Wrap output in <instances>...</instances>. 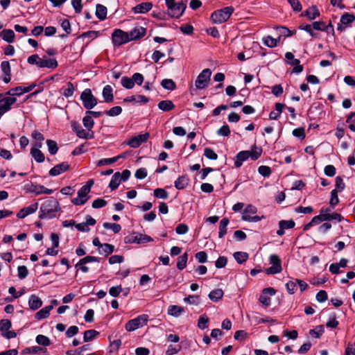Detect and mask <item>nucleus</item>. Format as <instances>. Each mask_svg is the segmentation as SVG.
I'll return each mask as SVG.
<instances>
[{"instance_id": "1", "label": "nucleus", "mask_w": 355, "mask_h": 355, "mask_svg": "<svg viewBox=\"0 0 355 355\" xmlns=\"http://www.w3.org/2000/svg\"><path fill=\"white\" fill-rule=\"evenodd\" d=\"M60 209L58 201L55 198H49L41 205L39 218L41 219L53 218L55 216V212Z\"/></svg>"}, {"instance_id": "2", "label": "nucleus", "mask_w": 355, "mask_h": 355, "mask_svg": "<svg viewBox=\"0 0 355 355\" xmlns=\"http://www.w3.org/2000/svg\"><path fill=\"white\" fill-rule=\"evenodd\" d=\"M234 10L232 6H227L214 11L211 15V20L214 24H222L226 21Z\"/></svg>"}, {"instance_id": "3", "label": "nucleus", "mask_w": 355, "mask_h": 355, "mask_svg": "<svg viewBox=\"0 0 355 355\" xmlns=\"http://www.w3.org/2000/svg\"><path fill=\"white\" fill-rule=\"evenodd\" d=\"M80 100L85 108L91 110L97 105V99L90 89H85L80 94Z\"/></svg>"}, {"instance_id": "4", "label": "nucleus", "mask_w": 355, "mask_h": 355, "mask_svg": "<svg viewBox=\"0 0 355 355\" xmlns=\"http://www.w3.org/2000/svg\"><path fill=\"white\" fill-rule=\"evenodd\" d=\"M148 316L143 314L140 315L136 318L129 320L125 325V329L128 331H132L139 327H143L146 324Z\"/></svg>"}, {"instance_id": "5", "label": "nucleus", "mask_w": 355, "mask_h": 355, "mask_svg": "<svg viewBox=\"0 0 355 355\" xmlns=\"http://www.w3.org/2000/svg\"><path fill=\"white\" fill-rule=\"evenodd\" d=\"M211 75V71L209 69H203L195 81V85L197 89H202L207 87Z\"/></svg>"}, {"instance_id": "6", "label": "nucleus", "mask_w": 355, "mask_h": 355, "mask_svg": "<svg viewBox=\"0 0 355 355\" xmlns=\"http://www.w3.org/2000/svg\"><path fill=\"white\" fill-rule=\"evenodd\" d=\"M112 40L114 46H119L123 44L130 42L128 33L121 29H115L112 34Z\"/></svg>"}, {"instance_id": "7", "label": "nucleus", "mask_w": 355, "mask_h": 355, "mask_svg": "<svg viewBox=\"0 0 355 355\" xmlns=\"http://www.w3.org/2000/svg\"><path fill=\"white\" fill-rule=\"evenodd\" d=\"M187 5L182 1L175 3L167 8V15L168 17L180 18L184 13Z\"/></svg>"}, {"instance_id": "8", "label": "nucleus", "mask_w": 355, "mask_h": 355, "mask_svg": "<svg viewBox=\"0 0 355 355\" xmlns=\"http://www.w3.org/2000/svg\"><path fill=\"white\" fill-rule=\"evenodd\" d=\"M270 263L272 266L266 268L265 270V272L267 275H274L277 273H279L282 270V261L279 257L276 254H272L269 257Z\"/></svg>"}, {"instance_id": "9", "label": "nucleus", "mask_w": 355, "mask_h": 355, "mask_svg": "<svg viewBox=\"0 0 355 355\" xmlns=\"http://www.w3.org/2000/svg\"><path fill=\"white\" fill-rule=\"evenodd\" d=\"M124 241L125 243L141 244L153 241V239L148 235L134 232L132 234L125 236L124 238Z\"/></svg>"}, {"instance_id": "10", "label": "nucleus", "mask_w": 355, "mask_h": 355, "mask_svg": "<svg viewBox=\"0 0 355 355\" xmlns=\"http://www.w3.org/2000/svg\"><path fill=\"white\" fill-rule=\"evenodd\" d=\"M12 327V322L8 319L0 320V331L3 337L10 339L17 336V334L14 331H10Z\"/></svg>"}, {"instance_id": "11", "label": "nucleus", "mask_w": 355, "mask_h": 355, "mask_svg": "<svg viewBox=\"0 0 355 355\" xmlns=\"http://www.w3.org/2000/svg\"><path fill=\"white\" fill-rule=\"evenodd\" d=\"M276 291L273 288H266L262 291L261 295L259 296V301L265 307L270 306V298L267 295L272 296L275 294Z\"/></svg>"}, {"instance_id": "12", "label": "nucleus", "mask_w": 355, "mask_h": 355, "mask_svg": "<svg viewBox=\"0 0 355 355\" xmlns=\"http://www.w3.org/2000/svg\"><path fill=\"white\" fill-rule=\"evenodd\" d=\"M89 192L90 191L88 189H87V188H85L83 186L78 191V198H73L71 200V202L74 205H84L88 200L87 196Z\"/></svg>"}, {"instance_id": "13", "label": "nucleus", "mask_w": 355, "mask_h": 355, "mask_svg": "<svg viewBox=\"0 0 355 355\" xmlns=\"http://www.w3.org/2000/svg\"><path fill=\"white\" fill-rule=\"evenodd\" d=\"M149 133L146 132L142 135H139L137 136H135L132 137L128 141V145L130 147L136 148H138L141 144L146 142L149 138Z\"/></svg>"}, {"instance_id": "14", "label": "nucleus", "mask_w": 355, "mask_h": 355, "mask_svg": "<svg viewBox=\"0 0 355 355\" xmlns=\"http://www.w3.org/2000/svg\"><path fill=\"white\" fill-rule=\"evenodd\" d=\"M36 86L35 84H32L30 86L28 87H16L15 88H12L11 89H10L9 91H8L6 93V95H9V96H20L24 93H27V92H31L35 87Z\"/></svg>"}, {"instance_id": "15", "label": "nucleus", "mask_w": 355, "mask_h": 355, "mask_svg": "<svg viewBox=\"0 0 355 355\" xmlns=\"http://www.w3.org/2000/svg\"><path fill=\"white\" fill-rule=\"evenodd\" d=\"M70 168V165L68 162H64L59 164L55 165L49 171V175L51 176H57L67 171Z\"/></svg>"}, {"instance_id": "16", "label": "nucleus", "mask_w": 355, "mask_h": 355, "mask_svg": "<svg viewBox=\"0 0 355 355\" xmlns=\"http://www.w3.org/2000/svg\"><path fill=\"white\" fill-rule=\"evenodd\" d=\"M146 30L142 26H137L128 33L130 41L139 40L144 37Z\"/></svg>"}, {"instance_id": "17", "label": "nucleus", "mask_w": 355, "mask_h": 355, "mask_svg": "<svg viewBox=\"0 0 355 355\" xmlns=\"http://www.w3.org/2000/svg\"><path fill=\"white\" fill-rule=\"evenodd\" d=\"M295 222L293 220H280L279 222V230L277 231V234L282 236L285 233V230L291 229L295 227Z\"/></svg>"}, {"instance_id": "18", "label": "nucleus", "mask_w": 355, "mask_h": 355, "mask_svg": "<svg viewBox=\"0 0 355 355\" xmlns=\"http://www.w3.org/2000/svg\"><path fill=\"white\" fill-rule=\"evenodd\" d=\"M312 27L314 30L321 31H329V28H331V34L334 35V28L331 22L328 25H326L325 23L322 21H314L312 24Z\"/></svg>"}, {"instance_id": "19", "label": "nucleus", "mask_w": 355, "mask_h": 355, "mask_svg": "<svg viewBox=\"0 0 355 355\" xmlns=\"http://www.w3.org/2000/svg\"><path fill=\"white\" fill-rule=\"evenodd\" d=\"M72 130L76 132V135L80 139H87L89 137V132L84 130L81 125L78 122L71 123Z\"/></svg>"}, {"instance_id": "20", "label": "nucleus", "mask_w": 355, "mask_h": 355, "mask_svg": "<svg viewBox=\"0 0 355 355\" xmlns=\"http://www.w3.org/2000/svg\"><path fill=\"white\" fill-rule=\"evenodd\" d=\"M58 66V63L55 58H47L46 56H43L40 62V68H49V69H55Z\"/></svg>"}, {"instance_id": "21", "label": "nucleus", "mask_w": 355, "mask_h": 355, "mask_svg": "<svg viewBox=\"0 0 355 355\" xmlns=\"http://www.w3.org/2000/svg\"><path fill=\"white\" fill-rule=\"evenodd\" d=\"M249 158V150H243L239 152L236 155L234 160V166L239 168L242 166L243 162Z\"/></svg>"}, {"instance_id": "22", "label": "nucleus", "mask_w": 355, "mask_h": 355, "mask_svg": "<svg viewBox=\"0 0 355 355\" xmlns=\"http://www.w3.org/2000/svg\"><path fill=\"white\" fill-rule=\"evenodd\" d=\"M42 305V300L36 295H31L28 300V306L31 310L35 311Z\"/></svg>"}, {"instance_id": "23", "label": "nucleus", "mask_w": 355, "mask_h": 355, "mask_svg": "<svg viewBox=\"0 0 355 355\" xmlns=\"http://www.w3.org/2000/svg\"><path fill=\"white\" fill-rule=\"evenodd\" d=\"M153 8V3L150 2H144L135 6L132 10L135 13H146Z\"/></svg>"}, {"instance_id": "24", "label": "nucleus", "mask_w": 355, "mask_h": 355, "mask_svg": "<svg viewBox=\"0 0 355 355\" xmlns=\"http://www.w3.org/2000/svg\"><path fill=\"white\" fill-rule=\"evenodd\" d=\"M302 15L307 17L309 20H313L320 15V12L316 6H311Z\"/></svg>"}, {"instance_id": "25", "label": "nucleus", "mask_w": 355, "mask_h": 355, "mask_svg": "<svg viewBox=\"0 0 355 355\" xmlns=\"http://www.w3.org/2000/svg\"><path fill=\"white\" fill-rule=\"evenodd\" d=\"M324 211H320V214L322 215L324 221H329V220H337L338 222L342 221L344 218L340 214L334 212L331 213H323Z\"/></svg>"}, {"instance_id": "26", "label": "nucleus", "mask_w": 355, "mask_h": 355, "mask_svg": "<svg viewBox=\"0 0 355 355\" xmlns=\"http://www.w3.org/2000/svg\"><path fill=\"white\" fill-rule=\"evenodd\" d=\"M104 101L106 103L112 102L114 100L113 89L110 85H106L103 89L102 92Z\"/></svg>"}, {"instance_id": "27", "label": "nucleus", "mask_w": 355, "mask_h": 355, "mask_svg": "<svg viewBox=\"0 0 355 355\" xmlns=\"http://www.w3.org/2000/svg\"><path fill=\"white\" fill-rule=\"evenodd\" d=\"M275 107V110L270 112L269 114V119L271 120H277L280 116L283 109L285 107V105L281 103H277Z\"/></svg>"}, {"instance_id": "28", "label": "nucleus", "mask_w": 355, "mask_h": 355, "mask_svg": "<svg viewBox=\"0 0 355 355\" xmlns=\"http://www.w3.org/2000/svg\"><path fill=\"white\" fill-rule=\"evenodd\" d=\"M15 36V33L11 29H4L0 33V37L8 43H12L14 42Z\"/></svg>"}, {"instance_id": "29", "label": "nucleus", "mask_w": 355, "mask_h": 355, "mask_svg": "<svg viewBox=\"0 0 355 355\" xmlns=\"http://www.w3.org/2000/svg\"><path fill=\"white\" fill-rule=\"evenodd\" d=\"M53 309V305H49L44 308H42L41 310L37 311L35 315V318L37 320H42L44 318H46L49 315L50 311Z\"/></svg>"}, {"instance_id": "30", "label": "nucleus", "mask_w": 355, "mask_h": 355, "mask_svg": "<svg viewBox=\"0 0 355 355\" xmlns=\"http://www.w3.org/2000/svg\"><path fill=\"white\" fill-rule=\"evenodd\" d=\"M157 107L159 110L164 112H169L175 108V105L173 104L172 101L164 100L161 101L158 103Z\"/></svg>"}, {"instance_id": "31", "label": "nucleus", "mask_w": 355, "mask_h": 355, "mask_svg": "<svg viewBox=\"0 0 355 355\" xmlns=\"http://www.w3.org/2000/svg\"><path fill=\"white\" fill-rule=\"evenodd\" d=\"M31 192L35 193L36 195L40 194H51L53 193V190L50 189H47L44 187L43 185H32Z\"/></svg>"}, {"instance_id": "32", "label": "nucleus", "mask_w": 355, "mask_h": 355, "mask_svg": "<svg viewBox=\"0 0 355 355\" xmlns=\"http://www.w3.org/2000/svg\"><path fill=\"white\" fill-rule=\"evenodd\" d=\"M189 179L187 175H182L175 181V187L178 189H183L189 184Z\"/></svg>"}, {"instance_id": "33", "label": "nucleus", "mask_w": 355, "mask_h": 355, "mask_svg": "<svg viewBox=\"0 0 355 355\" xmlns=\"http://www.w3.org/2000/svg\"><path fill=\"white\" fill-rule=\"evenodd\" d=\"M184 312L183 307L177 305H171L168 309V313L174 317H179Z\"/></svg>"}, {"instance_id": "34", "label": "nucleus", "mask_w": 355, "mask_h": 355, "mask_svg": "<svg viewBox=\"0 0 355 355\" xmlns=\"http://www.w3.org/2000/svg\"><path fill=\"white\" fill-rule=\"evenodd\" d=\"M107 8L101 4H97L96 8V16L100 20H104L107 17Z\"/></svg>"}, {"instance_id": "35", "label": "nucleus", "mask_w": 355, "mask_h": 355, "mask_svg": "<svg viewBox=\"0 0 355 355\" xmlns=\"http://www.w3.org/2000/svg\"><path fill=\"white\" fill-rule=\"evenodd\" d=\"M229 219L227 218H223L219 224V232H218V237L223 238L227 234V227L229 224Z\"/></svg>"}, {"instance_id": "36", "label": "nucleus", "mask_w": 355, "mask_h": 355, "mask_svg": "<svg viewBox=\"0 0 355 355\" xmlns=\"http://www.w3.org/2000/svg\"><path fill=\"white\" fill-rule=\"evenodd\" d=\"M223 294L224 293L222 289L217 288L211 291L208 297L211 301L216 302L223 297Z\"/></svg>"}, {"instance_id": "37", "label": "nucleus", "mask_w": 355, "mask_h": 355, "mask_svg": "<svg viewBox=\"0 0 355 355\" xmlns=\"http://www.w3.org/2000/svg\"><path fill=\"white\" fill-rule=\"evenodd\" d=\"M121 179H120V173L119 172H116L113 176L112 177V179L110 182V184H109V187L110 188L111 190H115L118 187L119 185L121 183Z\"/></svg>"}, {"instance_id": "38", "label": "nucleus", "mask_w": 355, "mask_h": 355, "mask_svg": "<svg viewBox=\"0 0 355 355\" xmlns=\"http://www.w3.org/2000/svg\"><path fill=\"white\" fill-rule=\"evenodd\" d=\"M31 154L37 162L41 163L44 161V155L40 149L31 148Z\"/></svg>"}, {"instance_id": "39", "label": "nucleus", "mask_w": 355, "mask_h": 355, "mask_svg": "<svg viewBox=\"0 0 355 355\" xmlns=\"http://www.w3.org/2000/svg\"><path fill=\"white\" fill-rule=\"evenodd\" d=\"M98 334L99 332L94 329L85 331L83 336L84 342H89L94 340Z\"/></svg>"}, {"instance_id": "40", "label": "nucleus", "mask_w": 355, "mask_h": 355, "mask_svg": "<svg viewBox=\"0 0 355 355\" xmlns=\"http://www.w3.org/2000/svg\"><path fill=\"white\" fill-rule=\"evenodd\" d=\"M234 258L238 263L241 264L246 261L248 258V254L245 252H236L233 254Z\"/></svg>"}, {"instance_id": "41", "label": "nucleus", "mask_w": 355, "mask_h": 355, "mask_svg": "<svg viewBox=\"0 0 355 355\" xmlns=\"http://www.w3.org/2000/svg\"><path fill=\"white\" fill-rule=\"evenodd\" d=\"M161 85L165 89L168 90L173 91L175 89L176 85L175 83L172 79H164L161 82Z\"/></svg>"}, {"instance_id": "42", "label": "nucleus", "mask_w": 355, "mask_h": 355, "mask_svg": "<svg viewBox=\"0 0 355 355\" xmlns=\"http://www.w3.org/2000/svg\"><path fill=\"white\" fill-rule=\"evenodd\" d=\"M187 259L188 254L187 252L180 256L177 263V268L180 270H183L187 266Z\"/></svg>"}, {"instance_id": "43", "label": "nucleus", "mask_w": 355, "mask_h": 355, "mask_svg": "<svg viewBox=\"0 0 355 355\" xmlns=\"http://www.w3.org/2000/svg\"><path fill=\"white\" fill-rule=\"evenodd\" d=\"M99 261L100 259L98 257L93 256H86L78 261V263L76 265V267H78L79 265H85L90 262H99Z\"/></svg>"}, {"instance_id": "44", "label": "nucleus", "mask_w": 355, "mask_h": 355, "mask_svg": "<svg viewBox=\"0 0 355 355\" xmlns=\"http://www.w3.org/2000/svg\"><path fill=\"white\" fill-rule=\"evenodd\" d=\"M121 85L127 89H130L134 87V81L132 80V78L128 76H123L121 80Z\"/></svg>"}, {"instance_id": "45", "label": "nucleus", "mask_w": 355, "mask_h": 355, "mask_svg": "<svg viewBox=\"0 0 355 355\" xmlns=\"http://www.w3.org/2000/svg\"><path fill=\"white\" fill-rule=\"evenodd\" d=\"M355 20V16L352 14L347 12L343 14L340 17V22L342 24L347 25L352 23Z\"/></svg>"}, {"instance_id": "46", "label": "nucleus", "mask_w": 355, "mask_h": 355, "mask_svg": "<svg viewBox=\"0 0 355 355\" xmlns=\"http://www.w3.org/2000/svg\"><path fill=\"white\" fill-rule=\"evenodd\" d=\"M337 189H334L331 191V198L329 200L330 207L334 209L336 205L339 202V198L338 196Z\"/></svg>"}, {"instance_id": "47", "label": "nucleus", "mask_w": 355, "mask_h": 355, "mask_svg": "<svg viewBox=\"0 0 355 355\" xmlns=\"http://www.w3.org/2000/svg\"><path fill=\"white\" fill-rule=\"evenodd\" d=\"M46 144L49 153L51 155H55L58 150L57 143L53 140L47 139Z\"/></svg>"}, {"instance_id": "48", "label": "nucleus", "mask_w": 355, "mask_h": 355, "mask_svg": "<svg viewBox=\"0 0 355 355\" xmlns=\"http://www.w3.org/2000/svg\"><path fill=\"white\" fill-rule=\"evenodd\" d=\"M83 125L89 131L91 130L94 125V121L92 116L89 114H86L83 119Z\"/></svg>"}, {"instance_id": "49", "label": "nucleus", "mask_w": 355, "mask_h": 355, "mask_svg": "<svg viewBox=\"0 0 355 355\" xmlns=\"http://www.w3.org/2000/svg\"><path fill=\"white\" fill-rule=\"evenodd\" d=\"M324 333V327L322 325H318L315 329L309 331V334L315 338H318Z\"/></svg>"}, {"instance_id": "50", "label": "nucleus", "mask_w": 355, "mask_h": 355, "mask_svg": "<svg viewBox=\"0 0 355 355\" xmlns=\"http://www.w3.org/2000/svg\"><path fill=\"white\" fill-rule=\"evenodd\" d=\"M154 196L157 198L164 200H166L168 198V192L165 189L161 188H158L154 190Z\"/></svg>"}, {"instance_id": "51", "label": "nucleus", "mask_w": 355, "mask_h": 355, "mask_svg": "<svg viewBox=\"0 0 355 355\" xmlns=\"http://www.w3.org/2000/svg\"><path fill=\"white\" fill-rule=\"evenodd\" d=\"M35 340L37 343L40 345L49 346L51 344L50 339L44 335L40 334L37 336Z\"/></svg>"}, {"instance_id": "52", "label": "nucleus", "mask_w": 355, "mask_h": 355, "mask_svg": "<svg viewBox=\"0 0 355 355\" xmlns=\"http://www.w3.org/2000/svg\"><path fill=\"white\" fill-rule=\"evenodd\" d=\"M118 161V157L103 158L98 161L97 166L110 165Z\"/></svg>"}, {"instance_id": "53", "label": "nucleus", "mask_w": 355, "mask_h": 355, "mask_svg": "<svg viewBox=\"0 0 355 355\" xmlns=\"http://www.w3.org/2000/svg\"><path fill=\"white\" fill-rule=\"evenodd\" d=\"M261 148H257L256 146H254V148H252V150H249V157H250L252 160L255 161L261 156Z\"/></svg>"}, {"instance_id": "54", "label": "nucleus", "mask_w": 355, "mask_h": 355, "mask_svg": "<svg viewBox=\"0 0 355 355\" xmlns=\"http://www.w3.org/2000/svg\"><path fill=\"white\" fill-rule=\"evenodd\" d=\"M122 112V108L120 106H115L110 109L109 110H105V113L110 116H116L119 115Z\"/></svg>"}, {"instance_id": "55", "label": "nucleus", "mask_w": 355, "mask_h": 355, "mask_svg": "<svg viewBox=\"0 0 355 355\" xmlns=\"http://www.w3.org/2000/svg\"><path fill=\"white\" fill-rule=\"evenodd\" d=\"M262 41L264 45L267 46L268 47L273 48L277 46V41L275 40V38L270 35L263 37Z\"/></svg>"}, {"instance_id": "56", "label": "nucleus", "mask_w": 355, "mask_h": 355, "mask_svg": "<svg viewBox=\"0 0 355 355\" xmlns=\"http://www.w3.org/2000/svg\"><path fill=\"white\" fill-rule=\"evenodd\" d=\"M103 226L105 229H111L114 233H118L121 230V225L117 223H104Z\"/></svg>"}, {"instance_id": "57", "label": "nucleus", "mask_w": 355, "mask_h": 355, "mask_svg": "<svg viewBox=\"0 0 355 355\" xmlns=\"http://www.w3.org/2000/svg\"><path fill=\"white\" fill-rule=\"evenodd\" d=\"M204 155L209 159L216 160L218 159L217 154L210 148H205Z\"/></svg>"}, {"instance_id": "58", "label": "nucleus", "mask_w": 355, "mask_h": 355, "mask_svg": "<svg viewBox=\"0 0 355 355\" xmlns=\"http://www.w3.org/2000/svg\"><path fill=\"white\" fill-rule=\"evenodd\" d=\"M209 322V318L203 315H201L198 322V327L200 329H205L207 327V323Z\"/></svg>"}, {"instance_id": "59", "label": "nucleus", "mask_w": 355, "mask_h": 355, "mask_svg": "<svg viewBox=\"0 0 355 355\" xmlns=\"http://www.w3.org/2000/svg\"><path fill=\"white\" fill-rule=\"evenodd\" d=\"M75 88L73 87V85L71 82L67 83V88L64 89L63 92V95L67 97H71L73 96Z\"/></svg>"}, {"instance_id": "60", "label": "nucleus", "mask_w": 355, "mask_h": 355, "mask_svg": "<svg viewBox=\"0 0 355 355\" xmlns=\"http://www.w3.org/2000/svg\"><path fill=\"white\" fill-rule=\"evenodd\" d=\"M277 30L280 37H289L293 35V33L284 26L277 27Z\"/></svg>"}, {"instance_id": "61", "label": "nucleus", "mask_w": 355, "mask_h": 355, "mask_svg": "<svg viewBox=\"0 0 355 355\" xmlns=\"http://www.w3.org/2000/svg\"><path fill=\"white\" fill-rule=\"evenodd\" d=\"M258 172L263 177H268L271 174V168L268 166H260L258 168Z\"/></svg>"}, {"instance_id": "62", "label": "nucleus", "mask_w": 355, "mask_h": 355, "mask_svg": "<svg viewBox=\"0 0 355 355\" xmlns=\"http://www.w3.org/2000/svg\"><path fill=\"white\" fill-rule=\"evenodd\" d=\"M41 60L42 58H40L37 54H33L28 58L27 62L30 64H36L40 67V62H41Z\"/></svg>"}, {"instance_id": "63", "label": "nucleus", "mask_w": 355, "mask_h": 355, "mask_svg": "<svg viewBox=\"0 0 355 355\" xmlns=\"http://www.w3.org/2000/svg\"><path fill=\"white\" fill-rule=\"evenodd\" d=\"M132 80L134 81V85L135 84L138 85H141L144 83V76L140 73H135L132 76Z\"/></svg>"}, {"instance_id": "64", "label": "nucleus", "mask_w": 355, "mask_h": 355, "mask_svg": "<svg viewBox=\"0 0 355 355\" xmlns=\"http://www.w3.org/2000/svg\"><path fill=\"white\" fill-rule=\"evenodd\" d=\"M17 272H18V277L21 279L26 278L28 274V270L25 266H18Z\"/></svg>"}]
</instances>
